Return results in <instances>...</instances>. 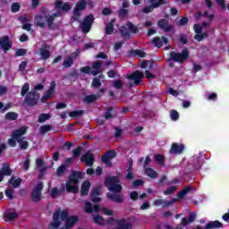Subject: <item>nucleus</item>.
I'll list each match as a JSON object with an SVG mask.
<instances>
[{
    "mask_svg": "<svg viewBox=\"0 0 229 229\" xmlns=\"http://www.w3.org/2000/svg\"><path fill=\"white\" fill-rule=\"evenodd\" d=\"M104 185L109 191V192L106 193L107 199H110L113 203L119 204L124 201V196L121 194V192H123V185H121V179L119 176L106 177Z\"/></svg>",
    "mask_w": 229,
    "mask_h": 229,
    "instance_id": "obj_1",
    "label": "nucleus"
},
{
    "mask_svg": "<svg viewBox=\"0 0 229 229\" xmlns=\"http://www.w3.org/2000/svg\"><path fill=\"white\" fill-rule=\"evenodd\" d=\"M83 174H85L83 172L72 170L71 174L68 177V180L66 181L65 184H61V187L59 189L60 194L62 192H65V187H66V192L69 194H76L80 191V187H78V183H80V180H83Z\"/></svg>",
    "mask_w": 229,
    "mask_h": 229,
    "instance_id": "obj_2",
    "label": "nucleus"
},
{
    "mask_svg": "<svg viewBox=\"0 0 229 229\" xmlns=\"http://www.w3.org/2000/svg\"><path fill=\"white\" fill-rule=\"evenodd\" d=\"M69 217L67 210H56L53 214V221L48 225V229H58L62 225L61 221H65ZM61 219V221H60Z\"/></svg>",
    "mask_w": 229,
    "mask_h": 229,
    "instance_id": "obj_3",
    "label": "nucleus"
},
{
    "mask_svg": "<svg viewBox=\"0 0 229 229\" xmlns=\"http://www.w3.org/2000/svg\"><path fill=\"white\" fill-rule=\"evenodd\" d=\"M60 15H62V13H58L54 16H46V13H42L41 14H37L35 16L34 22L39 28H45L46 23L51 28L55 17H60Z\"/></svg>",
    "mask_w": 229,
    "mask_h": 229,
    "instance_id": "obj_4",
    "label": "nucleus"
},
{
    "mask_svg": "<svg viewBox=\"0 0 229 229\" xmlns=\"http://www.w3.org/2000/svg\"><path fill=\"white\" fill-rule=\"evenodd\" d=\"M42 191H44V182H38L30 192L32 203H40L42 201Z\"/></svg>",
    "mask_w": 229,
    "mask_h": 229,
    "instance_id": "obj_5",
    "label": "nucleus"
},
{
    "mask_svg": "<svg viewBox=\"0 0 229 229\" xmlns=\"http://www.w3.org/2000/svg\"><path fill=\"white\" fill-rule=\"evenodd\" d=\"M40 101V93L37 91H29L24 98V104L28 106H37Z\"/></svg>",
    "mask_w": 229,
    "mask_h": 229,
    "instance_id": "obj_6",
    "label": "nucleus"
},
{
    "mask_svg": "<svg viewBox=\"0 0 229 229\" xmlns=\"http://www.w3.org/2000/svg\"><path fill=\"white\" fill-rule=\"evenodd\" d=\"M114 223H116V225L118 229H131L133 228V225L131 223L126 222L124 218L122 219H115L114 217H109L106 220L107 225H114Z\"/></svg>",
    "mask_w": 229,
    "mask_h": 229,
    "instance_id": "obj_7",
    "label": "nucleus"
},
{
    "mask_svg": "<svg viewBox=\"0 0 229 229\" xmlns=\"http://www.w3.org/2000/svg\"><path fill=\"white\" fill-rule=\"evenodd\" d=\"M81 162L86 164L88 167H92L94 165V162H96V157L92 154V150H88L81 157Z\"/></svg>",
    "mask_w": 229,
    "mask_h": 229,
    "instance_id": "obj_8",
    "label": "nucleus"
},
{
    "mask_svg": "<svg viewBox=\"0 0 229 229\" xmlns=\"http://www.w3.org/2000/svg\"><path fill=\"white\" fill-rule=\"evenodd\" d=\"M115 157H117V152L114 149H109L102 156V162L106 164V167H110L112 165L111 160Z\"/></svg>",
    "mask_w": 229,
    "mask_h": 229,
    "instance_id": "obj_9",
    "label": "nucleus"
},
{
    "mask_svg": "<svg viewBox=\"0 0 229 229\" xmlns=\"http://www.w3.org/2000/svg\"><path fill=\"white\" fill-rule=\"evenodd\" d=\"M126 79L134 81L135 85H140V82L144 79V73L139 70H136L131 74L126 75Z\"/></svg>",
    "mask_w": 229,
    "mask_h": 229,
    "instance_id": "obj_10",
    "label": "nucleus"
},
{
    "mask_svg": "<svg viewBox=\"0 0 229 229\" xmlns=\"http://www.w3.org/2000/svg\"><path fill=\"white\" fill-rule=\"evenodd\" d=\"M176 201H178V199H172L171 200L157 199L152 202V205L154 207H161L162 205L163 208H167V207H171V205H174Z\"/></svg>",
    "mask_w": 229,
    "mask_h": 229,
    "instance_id": "obj_11",
    "label": "nucleus"
},
{
    "mask_svg": "<svg viewBox=\"0 0 229 229\" xmlns=\"http://www.w3.org/2000/svg\"><path fill=\"white\" fill-rule=\"evenodd\" d=\"M92 22H94V16L92 15H89L84 19L83 22L81 24V28L83 33H89V31H90V28H92Z\"/></svg>",
    "mask_w": 229,
    "mask_h": 229,
    "instance_id": "obj_12",
    "label": "nucleus"
},
{
    "mask_svg": "<svg viewBox=\"0 0 229 229\" xmlns=\"http://www.w3.org/2000/svg\"><path fill=\"white\" fill-rule=\"evenodd\" d=\"M27 130L28 128L26 126H22L20 129L13 131L11 137L18 142H22V139H21V137L26 134Z\"/></svg>",
    "mask_w": 229,
    "mask_h": 229,
    "instance_id": "obj_13",
    "label": "nucleus"
},
{
    "mask_svg": "<svg viewBox=\"0 0 229 229\" xmlns=\"http://www.w3.org/2000/svg\"><path fill=\"white\" fill-rule=\"evenodd\" d=\"M0 47L4 53L12 49V41L8 36H4L0 38Z\"/></svg>",
    "mask_w": 229,
    "mask_h": 229,
    "instance_id": "obj_14",
    "label": "nucleus"
},
{
    "mask_svg": "<svg viewBox=\"0 0 229 229\" xmlns=\"http://www.w3.org/2000/svg\"><path fill=\"white\" fill-rule=\"evenodd\" d=\"M193 30L195 33H197L194 37L195 40H197L198 42H201L203 38H207V33L201 34V31L203 30V26L199 24H195Z\"/></svg>",
    "mask_w": 229,
    "mask_h": 229,
    "instance_id": "obj_15",
    "label": "nucleus"
},
{
    "mask_svg": "<svg viewBox=\"0 0 229 229\" xmlns=\"http://www.w3.org/2000/svg\"><path fill=\"white\" fill-rule=\"evenodd\" d=\"M130 31L131 33H137V31H138L137 27H135L131 23H127V28L126 27H122L120 29V32L122 33L123 37H128Z\"/></svg>",
    "mask_w": 229,
    "mask_h": 229,
    "instance_id": "obj_16",
    "label": "nucleus"
},
{
    "mask_svg": "<svg viewBox=\"0 0 229 229\" xmlns=\"http://www.w3.org/2000/svg\"><path fill=\"white\" fill-rule=\"evenodd\" d=\"M151 6L143 8L144 13H149L150 12H153L154 8H157V6H160V4H164V0H148Z\"/></svg>",
    "mask_w": 229,
    "mask_h": 229,
    "instance_id": "obj_17",
    "label": "nucleus"
},
{
    "mask_svg": "<svg viewBox=\"0 0 229 229\" xmlns=\"http://www.w3.org/2000/svg\"><path fill=\"white\" fill-rule=\"evenodd\" d=\"M184 149H185V145L173 143L171 146L170 153L174 155H181V153H183Z\"/></svg>",
    "mask_w": 229,
    "mask_h": 229,
    "instance_id": "obj_18",
    "label": "nucleus"
},
{
    "mask_svg": "<svg viewBox=\"0 0 229 229\" xmlns=\"http://www.w3.org/2000/svg\"><path fill=\"white\" fill-rule=\"evenodd\" d=\"M55 8L56 10H59L60 12H69L71 10L72 6L69 3H63L62 0H56L55 1Z\"/></svg>",
    "mask_w": 229,
    "mask_h": 229,
    "instance_id": "obj_19",
    "label": "nucleus"
},
{
    "mask_svg": "<svg viewBox=\"0 0 229 229\" xmlns=\"http://www.w3.org/2000/svg\"><path fill=\"white\" fill-rule=\"evenodd\" d=\"M79 218L76 216H69L66 220H65V228L66 229H71L74 226V225H76V223H78Z\"/></svg>",
    "mask_w": 229,
    "mask_h": 229,
    "instance_id": "obj_20",
    "label": "nucleus"
},
{
    "mask_svg": "<svg viewBox=\"0 0 229 229\" xmlns=\"http://www.w3.org/2000/svg\"><path fill=\"white\" fill-rule=\"evenodd\" d=\"M0 173L4 176H12V168H10V163H4Z\"/></svg>",
    "mask_w": 229,
    "mask_h": 229,
    "instance_id": "obj_21",
    "label": "nucleus"
},
{
    "mask_svg": "<svg viewBox=\"0 0 229 229\" xmlns=\"http://www.w3.org/2000/svg\"><path fill=\"white\" fill-rule=\"evenodd\" d=\"M89 191H90V182L85 181L81 187V196H89Z\"/></svg>",
    "mask_w": 229,
    "mask_h": 229,
    "instance_id": "obj_22",
    "label": "nucleus"
},
{
    "mask_svg": "<svg viewBox=\"0 0 229 229\" xmlns=\"http://www.w3.org/2000/svg\"><path fill=\"white\" fill-rule=\"evenodd\" d=\"M81 72H83L84 74H92V76H98L99 72H101L98 70H92L90 66H84L81 68Z\"/></svg>",
    "mask_w": 229,
    "mask_h": 229,
    "instance_id": "obj_23",
    "label": "nucleus"
},
{
    "mask_svg": "<svg viewBox=\"0 0 229 229\" xmlns=\"http://www.w3.org/2000/svg\"><path fill=\"white\" fill-rule=\"evenodd\" d=\"M206 229H219L223 228V224L219 222L218 220L208 222L206 225Z\"/></svg>",
    "mask_w": 229,
    "mask_h": 229,
    "instance_id": "obj_24",
    "label": "nucleus"
},
{
    "mask_svg": "<svg viewBox=\"0 0 229 229\" xmlns=\"http://www.w3.org/2000/svg\"><path fill=\"white\" fill-rule=\"evenodd\" d=\"M93 223L98 225V226H106V222L101 215H96L93 216Z\"/></svg>",
    "mask_w": 229,
    "mask_h": 229,
    "instance_id": "obj_25",
    "label": "nucleus"
},
{
    "mask_svg": "<svg viewBox=\"0 0 229 229\" xmlns=\"http://www.w3.org/2000/svg\"><path fill=\"white\" fill-rule=\"evenodd\" d=\"M82 101L87 105H91V103L98 101V95L96 94L87 95L86 97L83 98Z\"/></svg>",
    "mask_w": 229,
    "mask_h": 229,
    "instance_id": "obj_26",
    "label": "nucleus"
},
{
    "mask_svg": "<svg viewBox=\"0 0 229 229\" xmlns=\"http://www.w3.org/2000/svg\"><path fill=\"white\" fill-rule=\"evenodd\" d=\"M187 58H168L166 63L169 67H174V64H183Z\"/></svg>",
    "mask_w": 229,
    "mask_h": 229,
    "instance_id": "obj_27",
    "label": "nucleus"
},
{
    "mask_svg": "<svg viewBox=\"0 0 229 229\" xmlns=\"http://www.w3.org/2000/svg\"><path fill=\"white\" fill-rule=\"evenodd\" d=\"M167 39L165 38V37H162L160 38H155L152 40V43L156 46V47H162L163 44H167Z\"/></svg>",
    "mask_w": 229,
    "mask_h": 229,
    "instance_id": "obj_28",
    "label": "nucleus"
},
{
    "mask_svg": "<svg viewBox=\"0 0 229 229\" xmlns=\"http://www.w3.org/2000/svg\"><path fill=\"white\" fill-rule=\"evenodd\" d=\"M191 191H192V186H186L184 189L178 192L177 198H179V199H183V198H185V196H187Z\"/></svg>",
    "mask_w": 229,
    "mask_h": 229,
    "instance_id": "obj_29",
    "label": "nucleus"
},
{
    "mask_svg": "<svg viewBox=\"0 0 229 229\" xmlns=\"http://www.w3.org/2000/svg\"><path fill=\"white\" fill-rule=\"evenodd\" d=\"M158 26L163 30V31H171V25H169V22L166 20H161L158 21Z\"/></svg>",
    "mask_w": 229,
    "mask_h": 229,
    "instance_id": "obj_30",
    "label": "nucleus"
},
{
    "mask_svg": "<svg viewBox=\"0 0 229 229\" xmlns=\"http://www.w3.org/2000/svg\"><path fill=\"white\" fill-rule=\"evenodd\" d=\"M85 0H81V2H79L73 11L74 15H80V12H81V10H85Z\"/></svg>",
    "mask_w": 229,
    "mask_h": 229,
    "instance_id": "obj_31",
    "label": "nucleus"
},
{
    "mask_svg": "<svg viewBox=\"0 0 229 229\" xmlns=\"http://www.w3.org/2000/svg\"><path fill=\"white\" fill-rule=\"evenodd\" d=\"M9 183L13 185L14 189H17L21 187V184L22 183V179L21 178L15 179V176H12L11 179L9 180Z\"/></svg>",
    "mask_w": 229,
    "mask_h": 229,
    "instance_id": "obj_32",
    "label": "nucleus"
},
{
    "mask_svg": "<svg viewBox=\"0 0 229 229\" xmlns=\"http://www.w3.org/2000/svg\"><path fill=\"white\" fill-rule=\"evenodd\" d=\"M154 63L151 60H143L140 64L141 69H148L151 71L153 69Z\"/></svg>",
    "mask_w": 229,
    "mask_h": 229,
    "instance_id": "obj_33",
    "label": "nucleus"
},
{
    "mask_svg": "<svg viewBox=\"0 0 229 229\" xmlns=\"http://www.w3.org/2000/svg\"><path fill=\"white\" fill-rule=\"evenodd\" d=\"M145 174L148 176V178H152L155 180L158 176V174L157 171H155L153 168H145Z\"/></svg>",
    "mask_w": 229,
    "mask_h": 229,
    "instance_id": "obj_34",
    "label": "nucleus"
},
{
    "mask_svg": "<svg viewBox=\"0 0 229 229\" xmlns=\"http://www.w3.org/2000/svg\"><path fill=\"white\" fill-rule=\"evenodd\" d=\"M55 89H56V82L55 81H53L50 83V88L46 92V98H51V96H53V94H55Z\"/></svg>",
    "mask_w": 229,
    "mask_h": 229,
    "instance_id": "obj_35",
    "label": "nucleus"
},
{
    "mask_svg": "<svg viewBox=\"0 0 229 229\" xmlns=\"http://www.w3.org/2000/svg\"><path fill=\"white\" fill-rule=\"evenodd\" d=\"M51 130H53V126H51V124H45L40 126L39 133L40 135H46V133L51 131Z\"/></svg>",
    "mask_w": 229,
    "mask_h": 229,
    "instance_id": "obj_36",
    "label": "nucleus"
},
{
    "mask_svg": "<svg viewBox=\"0 0 229 229\" xmlns=\"http://www.w3.org/2000/svg\"><path fill=\"white\" fill-rule=\"evenodd\" d=\"M85 112L83 110H75V111H71L69 113V116L72 117V119H78V117H81Z\"/></svg>",
    "mask_w": 229,
    "mask_h": 229,
    "instance_id": "obj_37",
    "label": "nucleus"
},
{
    "mask_svg": "<svg viewBox=\"0 0 229 229\" xmlns=\"http://www.w3.org/2000/svg\"><path fill=\"white\" fill-rule=\"evenodd\" d=\"M65 171H67V166L65 165H61L55 171L56 176L59 178L65 174Z\"/></svg>",
    "mask_w": 229,
    "mask_h": 229,
    "instance_id": "obj_38",
    "label": "nucleus"
},
{
    "mask_svg": "<svg viewBox=\"0 0 229 229\" xmlns=\"http://www.w3.org/2000/svg\"><path fill=\"white\" fill-rule=\"evenodd\" d=\"M19 117V114L15 113V112H8L5 114V119L7 121H17V118Z\"/></svg>",
    "mask_w": 229,
    "mask_h": 229,
    "instance_id": "obj_39",
    "label": "nucleus"
},
{
    "mask_svg": "<svg viewBox=\"0 0 229 229\" xmlns=\"http://www.w3.org/2000/svg\"><path fill=\"white\" fill-rule=\"evenodd\" d=\"M28 93H30V83L25 82L21 89V96L24 98V96H28Z\"/></svg>",
    "mask_w": 229,
    "mask_h": 229,
    "instance_id": "obj_40",
    "label": "nucleus"
},
{
    "mask_svg": "<svg viewBox=\"0 0 229 229\" xmlns=\"http://www.w3.org/2000/svg\"><path fill=\"white\" fill-rule=\"evenodd\" d=\"M131 56H137L138 58H145L146 53L142 50H133L131 52Z\"/></svg>",
    "mask_w": 229,
    "mask_h": 229,
    "instance_id": "obj_41",
    "label": "nucleus"
},
{
    "mask_svg": "<svg viewBox=\"0 0 229 229\" xmlns=\"http://www.w3.org/2000/svg\"><path fill=\"white\" fill-rule=\"evenodd\" d=\"M20 21H21V22L23 23V25H22L23 30H26L27 31H30V30H31V23H24V22H28V18L21 17Z\"/></svg>",
    "mask_w": 229,
    "mask_h": 229,
    "instance_id": "obj_42",
    "label": "nucleus"
},
{
    "mask_svg": "<svg viewBox=\"0 0 229 229\" xmlns=\"http://www.w3.org/2000/svg\"><path fill=\"white\" fill-rule=\"evenodd\" d=\"M51 119L50 114H41L38 116V123H46V121H49Z\"/></svg>",
    "mask_w": 229,
    "mask_h": 229,
    "instance_id": "obj_43",
    "label": "nucleus"
},
{
    "mask_svg": "<svg viewBox=\"0 0 229 229\" xmlns=\"http://www.w3.org/2000/svg\"><path fill=\"white\" fill-rule=\"evenodd\" d=\"M96 196H101V185H98L95 189L91 190L90 198H95Z\"/></svg>",
    "mask_w": 229,
    "mask_h": 229,
    "instance_id": "obj_44",
    "label": "nucleus"
},
{
    "mask_svg": "<svg viewBox=\"0 0 229 229\" xmlns=\"http://www.w3.org/2000/svg\"><path fill=\"white\" fill-rule=\"evenodd\" d=\"M114 107L110 106L106 109V111L104 113L105 119H112L114 117Z\"/></svg>",
    "mask_w": 229,
    "mask_h": 229,
    "instance_id": "obj_45",
    "label": "nucleus"
},
{
    "mask_svg": "<svg viewBox=\"0 0 229 229\" xmlns=\"http://www.w3.org/2000/svg\"><path fill=\"white\" fill-rule=\"evenodd\" d=\"M39 54L41 55L42 58H49V47H41L39 49Z\"/></svg>",
    "mask_w": 229,
    "mask_h": 229,
    "instance_id": "obj_46",
    "label": "nucleus"
},
{
    "mask_svg": "<svg viewBox=\"0 0 229 229\" xmlns=\"http://www.w3.org/2000/svg\"><path fill=\"white\" fill-rule=\"evenodd\" d=\"M155 160L156 162L159 165H165V158L164 157V156L160 155V154H157L155 156Z\"/></svg>",
    "mask_w": 229,
    "mask_h": 229,
    "instance_id": "obj_47",
    "label": "nucleus"
},
{
    "mask_svg": "<svg viewBox=\"0 0 229 229\" xmlns=\"http://www.w3.org/2000/svg\"><path fill=\"white\" fill-rule=\"evenodd\" d=\"M6 217L8 221H15L19 217V214L17 212H10L6 214Z\"/></svg>",
    "mask_w": 229,
    "mask_h": 229,
    "instance_id": "obj_48",
    "label": "nucleus"
},
{
    "mask_svg": "<svg viewBox=\"0 0 229 229\" xmlns=\"http://www.w3.org/2000/svg\"><path fill=\"white\" fill-rule=\"evenodd\" d=\"M84 212H86V214H92V212H94L92 203H90L89 201H87L85 203Z\"/></svg>",
    "mask_w": 229,
    "mask_h": 229,
    "instance_id": "obj_49",
    "label": "nucleus"
},
{
    "mask_svg": "<svg viewBox=\"0 0 229 229\" xmlns=\"http://www.w3.org/2000/svg\"><path fill=\"white\" fill-rule=\"evenodd\" d=\"M123 83L121 80L113 81V87L117 90H121V89H123Z\"/></svg>",
    "mask_w": 229,
    "mask_h": 229,
    "instance_id": "obj_50",
    "label": "nucleus"
},
{
    "mask_svg": "<svg viewBox=\"0 0 229 229\" xmlns=\"http://www.w3.org/2000/svg\"><path fill=\"white\" fill-rule=\"evenodd\" d=\"M170 117H171L172 121H178V119H180V114L178 113V111L173 109L170 112Z\"/></svg>",
    "mask_w": 229,
    "mask_h": 229,
    "instance_id": "obj_51",
    "label": "nucleus"
},
{
    "mask_svg": "<svg viewBox=\"0 0 229 229\" xmlns=\"http://www.w3.org/2000/svg\"><path fill=\"white\" fill-rule=\"evenodd\" d=\"M176 191V186H170L166 190L164 191L165 196H171Z\"/></svg>",
    "mask_w": 229,
    "mask_h": 229,
    "instance_id": "obj_52",
    "label": "nucleus"
},
{
    "mask_svg": "<svg viewBox=\"0 0 229 229\" xmlns=\"http://www.w3.org/2000/svg\"><path fill=\"white\" fill-rule=\"evenodd\" d=\"M91 85L94 89H99L101 87V80L99 78H94Z\"/></svg>",
    "mask_w": 229,
    "mask_h": 229,
    "instance_id": "obj_53",
    "label": "nucleus"
},
{
    "mask_svg": "<svg viewBox=\"0 0 229 229\" xmlns=\"http://www.w3.org/2000/svg\"><path fill=\"white\" fill-rule=\"evenodd\" d=\"M72 64H74L73 59L68 58V59L64 60L63 65H64V67H65V69H69V67H71L72 65Z\"/></svg>",
    "mask_w": 229,
    "mask_h": 229,
    "instance_id": "obj_54",
    "label": "nucleus"
},
{
    "mask_svg": "<svg viewBox=\"0 0 229 229\" xmlns=\"http://www.w3.org/2000/svg\"><path fill=\"white\" fill-rule=\"evenodd\" d=\"M60 191L57 187L52 188L50 196L51 198H56L57 196H60Z\"/></svg>",
    "mask_w": 229,
    "mask_h": 229,
    "instance_id": "obj_55",
    "label": "nucleus"
},
{
    "mask_svg": "<svg viewBox=\"0 0 229 229\" xmlns=\"http://www.w3.org/2000/svg\"><path fill=\"white\" fill-rule=\"evenodd\" d=\"M19 10H21V4H19V3H14L12 4L11 11L13 13L19 12Z\"/></svg>",
    "mask_w": 229,
    "mask_h": 229,
    "instance_id": "obj_56",
    "label": "nucleus"
},
{
    "mask_svg": "<svg viewBox=\"0 0 229 229\" xmlns=\"http://www.w3.org/2000/svg\"><path fill=\"white\" fill-rule=\"evenodd\" d=\"M102 65L103 64L101 63V61H96L95 63H93L91 68L94 69L95 71H99Z\"/></svg>",
    "mask_w": 229,
    "mask_h": 229,
    "instance_id": "obj_57",
    "label": "nucleus"
},
{
    "mask_svg": "<svg viewBox=\"0 0 229 229\" xmlns=\"http://www.w3.org/2000/svg\"><path fill=\"white\" fill-rule=\"evenodd\" d=\"M26 67H28V61H23L19 65V71L21 72H24L26 71Z\"/></svg>",
    "mask_w": 229,
    "mask_h": 229,
    "instance_id": "obj_58",
    "label": "nucleus"
},
{
    "mask_svg": "<svg viewBox=\"0 0 229 229\" xmlns=\"http://www.w3.org/2000/svg\"><path fill=\"white\" fill-rule=\"evenodd\" d=\"M113 31H114V24L107 23L106 26V33H107V35H110L112 34Z\"/></svg>",
    "mask_w": 229,
    "mask_h": 229,
    "instance_id": "obj_59",
    "label": "nucleus"
},
{
    "mask_svg": "<svg viewBox=\"0 0 229 229\" xmlns=\"http://www.w3.org/2000/svg\"><path fill=\"white\" fill-rule=\"evenodd\" d=\"M81 149H83V147H77L75 149H73V157H80L81 155Z\"/></svg>",
    "mask_w": 229,
    "mask_h": 229,
    "instance_id": "obj_60",
    "label": "nucleus"
},
{
    "mask_svg": "<svg viewBox=\"0 0 229 229\" xmlns=\"http://www.w3.org/2000/svg\"><path fill=\"white\" fill-rule=\"evenodd\" d=\"M140 185H144V181L141 179H138L132 182V187L137 188V187H140Z\"/></svg>",
    "mask_w": 229,
    "mask_h": 229,
    "instance_id": "obj_61",
    "label": "nucleus"
},
{
    "mask_svg": "<svg viewBox=\"0 0 229 229\" xmlns=\"http://www.w3.org/2000/svg\"><path fill=\"white\" fill-rule=\"evenodd\" d=\"M20 144V148L21 149H28V147L30 146V143H28V141H24L21 140V142H18Z\"/></svg>",
    "mask_w": 229,
    "mask_h": 229,
    "instance_id": "obj_62",
    "label": "nucleus"
},
{
    "mask_svg": "<svg viewBox=\"0 0 229 229\" xmlns=\"http://www.w3.org/2000/svg\"><path fill=\"white\" fill-rule=\"evenodd\" d=\"M102 212L103 214H105V216H114V211H112V209H109L107 208H103Z\"/></svg>",
    "mask_w": 229,
    "mask_h": 229,
    "instance_id": "obj_63",
    "label": "nucleus"
},
{
    "mask_svg": "<svg viewBox=\"0 0 229 229\" xmlns=\"http://www.w3.org/2000/svg\"><path fill=\"white\" fill-rule=\"evenodd\" d=\"M5 196H6V198H9L10 199H13V190H12V189L6 190Z\"/></svg>",
    "mask_w": 229,
    "mask_h": 229,
    "instance_id": "obj_64",
    "label": "nucleus"
}]
</instances>
